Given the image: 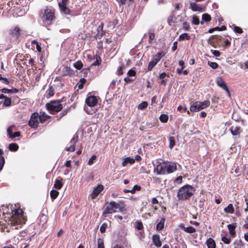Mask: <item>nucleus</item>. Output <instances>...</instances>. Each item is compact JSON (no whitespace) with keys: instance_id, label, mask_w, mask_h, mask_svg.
Returning <instances> with one entry per match:
<instances>
[{"instance_id":"nucleus-33","label":"nucleus","mask_w":248,"mask_h":248,"mask_svg":"<svg viewBox=\"0 0 248 248\" xmlns=\"http://www.w3.org/2000/svg\"><path fill=\"white\" fill-rule=\"evenodd\" d=\"M11 105V99L9 97H6L4 100L3 106L5 107H9Z\"/></svg>"},{"instance_id":"nucleus-51","label":"nucleus","mask_w":248,"mask_h":248,"mask_svg":"<svg viewBox=\"0 0 248 248\" xmlns=\"http://www.w3.org/2000/svg\"><path fill=\"white\" fill-rule=\"evenodd\" d=\"M20 133L19 132H16L14 134H12L10 136V138H11L12 139H14L15 138L19 137L20 136Z\"/></svg>"},{"instance_id":"nucleus-12","label":"nucleus","mask_w":248,"mask_h":248,"mask_svg":"<svg viewBox=\"0 0 248 248\" xmlns=\"http://www.w3.org/2000/svg\"><path fill=\"white\" fill-rule=\"evenodd\" d=\"M97 99L95 96H91L86 99V103L88 107H93L95 106L97 103Z\"/></svg>"},{"instance_id":"nucleus-15","label":"nucleus","mask_w":248,"mask_h":248,"mask_svg":"<svg viewBox=\"0 0 248 248\" xmlns=\"http://www.w3.org/2000/svg\"><path fill=\"white\" fill-rule=\"evenodd\" d=\"M189 4L191 9L194 12H202L204 11L203 8L195 2H191Z\"/></svg>"},{"instance_id":"nucleus-31","label":"nucleus","mask_w":248,"mask_h":248,"mask_svg":"<svg viewBox=\"0 0 248 248\" xmlns=\"http://www.w3.org/2000/svg\"><path fill=\"white\" fill-rule=\"evenodd\" d=\"M202 19L205 22H209L211 20V16L207 13L202 14Z\"/></svg>"},{"instance_id":"nucleus-55","label":"nucleus","mask_w":248,"mask_h":248,"mask_svg":"<svg viewBox=\"0 0 248 248\" xmlns=\"http://www.w3.org/2000/svg\"><path fill=\"white\" fill-rule=\"evenodd\" d=\"M136 228L138 230H141L143 228L142 223L141 222H137Z\"/></svg>"},{"instance_id":"nucleus-27","label":"nucleus","mask_w":248,"mask_h":248,"mask_svg":"<svg viewBox=\"0 0 248 248\" xmlns=\"http://www.w3.org/2000/svg\"><path fill=\"white\" fill-rule=\"evenodd\" d=\"M190 39V36L187 33H184L181 34L178 38L179 41H182L184 40H189Z\"/></svg>"},{"instance_id":"nucleus-53","label":"nucleus","mask_w":248,"mask_h":248,"mask_svg":"<svg viewBox=\"0 0 248 248\" xmlns=\"http://www.w3.org/2000/svg\"><path fill=\"white\" fill-rule=\"evenodd\" d=\"M98 33H100L101 35L103 34V25L102 24L100 25L97 28Z\"/></svg>"},{"instance_id":"nucleus-28","label":"nucleus","mask_w":248,"mask_h":248,"mask_svg":"<svg viewBox=\"0 0 248 248\" xmlns=\"http://www.w3.org/2000/svg\"><path fill=\"white\" fill-rule=\"evenodd\" d=\"M59 192L55 190H52L50 192V197L52 200L55 199L59 195Z\"/></svg>"},{"instance_id":"nucleus-46","label":"nucleus","mask_w":248,"mask_h":248,"mask_svg":"<svg viewBox=\"0 0 248 248\" xmlns=\"http://www.w3.org/2000/svg\"><path fill=\"white\" fill-rule=\"evenodd\" d=\"M233 31L237 33H242L243 32V30L242 29L237 26H234L233 28Z\"/></svg>"},{"instance_id":"nucleus-16","label":"nucleus","mask_w":248,"mask_h":248,"mask_svg":"<svg viewBox=\"0 0 248 248\" xmlns=\"http://www.w3.org/2000/svg\"><path fill=\"white\" fill-rule=\"evenodd\" d=\"M231 132L233 136L239 135L241 132V130L239 126L232 125L230 128Z\"/></svg>"},{"instance_id":"nucleus-2","label":"nucleus","mask_w":248,"mask_h":248,"mask_svg":"<svg viewBox=\"0 0 248 248\" xmlns=\"http://www.w3.org/2000/svg\"><path fill=\"white\" fill-rule=\"evenodd\" d=\"M194 192V188L190 185H186L179 189L177 197L179 200L184 201L188 199Z\"/></svg>"},{"instance_id":"nucleus-13","label":"nucleus","mask_w":248,"mask_h":248,"mask_svg":"<svg viewBox=\"0 0 248 248\" xmlns=\"http://www.w3.org/2000/svg\"><path fill=\"white\" fill-rule=\"evenodd\" d=\"M78 140V136L77 134L74 135L73 137L70 140V145L66 148V150L69 152H73L75 151V144Z\"/></svg>"},{"instance_id":"nucleus-24","label":"nucleus","mask_w":248,"mask_h":248,"mask_svg":"<svg viewBox=\"0 0 248 248\" xmlns=\"http://www.w3.org/2000/svg\"><path fill=\"white\" fill-rule=\"evenodd\" d=\"M135 162V159H133V158H130V157H126L125 158L123 163H122V165L123 166H126V165L128 164V163H129L130 164H133Z\"/></svg>"},{"instance_id":"nucleus-58","label":"nucleus","mask_w":248,"mask_h":248,"mask_svg":"<svg viewBox=\"0 0 248 248\" xmlns=\"http://www.w3.org/2000/svg\"><path fill=\"white\" fill-rule=\"evenodd\" d=\"M155 35L154 33L150 32V34H149V41H151L153 40H154L155 38Z\"/></svg>"},{"instance_id":"nucleus-52","label":"nucleus","mask_w":248,"mask_h":248,"mask_svg":"<svg viewBox=\"0 0 248 248\" xmlns=\"http://www.w3.org/2000/svg\"><path fill=\"white\" fill-rule=\"evenodd\" d=\"M175 18L174 16H170L168 19V22L169 24H170L171 23L174 22V18Z\"/></svg>"},{"instance_id":"nucleus-9","label":"nucleus","mask_w":248,"mask_h":248,"mask_svg":"<svg viewBox=\"0 0 248 248\" xmlns=\"http://www.w3.org/2000/svg\"><path fill=\"white\" fill-rule=\"evenodd\" d=\"M38 113L34 112L32 113L31 116V118L29 121V125L31 127H36L39 123L38 119Z\"/></svg>"},{"instance_id":"nucleus-19","label":"nucleus","mask_w":248,"mask_h":248,"mask_svg":"<svg viewBox=\"0 0 248 248\" xmlns=\"http://www.w3.org/2000/svg\"><path fill=\"white\" fill-rule=\"evenodd\" d=\"M206 244L208 248H216V243L213 239L209 238L207 239L206 241Z\"/></svg>"},{"instance_id":"nucleus-60","label":"nucleus","mask_w":248,"mask_h":248,"mask_svg":"<svg viewBox=\"0 0 248 248\" xmlns=\"http://www.w3.org/2000/svg\"><path fill=\"white\" fill-rule=\"evenodd\" d=\"M1 81L5 84L8 85L9 83L8 80L6 78H3Z\"/></svg>"},{"instance_id":"nucleus-49","label":"nucleus","mask_w":248,"mask_h":248,"mask_svg":"<svg viewBox=\"0 0 248 248\" xmlns=\"http://www.w3.org/2000/svg\"><path fill=\"white\" fill-rule=\"evenodd\" d=\"M211 51L212 52V54L216 57H219L220 55V53L218 50H211Z\"/></svg>"},{"instance_id":"nucleus-20","label":"nucleus","mask_w":248,"mask_h":248,"mask_svg":"<svg viewBox=\"0 0 248 248\" xmlns=\"http://www.w3.org/2000/svg\"><path fill=\"white\" fill-rule=\"evenodd\" d=\"M180 228L183 229V230L188 233H193L196 232V229L192 227H185L182 224H181Z\"/></svg>"},{"instance_id":"nucleus-1","label":"nucleus","mask_w":248,"mask_h":248,"mask_svg":"<svg viewBox=\"0 0 248 248\" xmlns=\"http://www.w3.org/2000/svg\"><path fill=\"white\" fill-rule=\"evenodd\" d=\"M177 169V164L172 162H163L159 163L155 170L157 174H166L173 172Z\"/></svg>"},{"instance_id":"nucleus-36","label":"nucleus","mask_w":248,"mask_h":248,"mask_svg":"<svg viewBox=\"0 0 248 248\" xmlns=\"http://www.w3.org/2000/svg\"><path fill=\"white\" fill-rule=\"evenodd\" d=\"M101 58L99 56H96V60L93 63L92 65L93 66L99 65L101 62Z\"/></svg>"},{"instance_id":"nucleus-48","label":"nucleus","mask_w":248,"mask_h":248,"mask_svg":"<svg viewBox=\"0 0 248 248\" xmlns=\"http://www.w3.org/2000/svg\"><path fill=\"white\" fill-rule=\"evenodd\" d=\"M221 240L226 244H229L230 243V239L226 237L225 236H223L221 238Z\"/></svg>"},{"instance_id":"nucleus-22","label":"nucleus","mask_w":248,"mask_h":248,"mask_svg":"<svg viewBox=\"0 0 248 248\" xmlns=\"http://www.w3.org/2000/svg\"><path fill=\"white\" fill-rule=\"evenodd\" d=\"M234 208L232 204H229L228 206L224 209V211L226 213L232 214L234 212Z\"/></svg>"},{"instance_id":"nucleus-29","label":"nucleus","mask_w":248,"mask_h":248,"mask_svg":"<svg viewBox=\"0 0 248 248\" xmlns=\"http://www.w3.org/2000/svg\"><path fill=\"white\" fill-rule=\"evenodd\" d=\"M9 149L11 151H16L18 150V146L16 143H12L9 144Z\"/></svg>"},{"instance_id":"nucleus-8","label":"nucleus","mask_w":248,"mask_h":248,"mask_svg":"<svg viewBox=\"0 0 248 248\" xmlns=\"http://www.w3.org/2000/svg\"><path fill=\"white\" fill-rule=\"evenodd\" d=\"M162 56L163 55L161 52H159L155 55L149 62L148 65V70H151L159 61Z\"/></svg>"},{"instance_id":"nucleus-32","label":"nucleus","mask_w":248,"mask_h":248,"mask_svg":"<svg viewBox=\"0 0 248 248\" xmlns=\"http://www.w3.org/2000/svg\"><path fill=\"white\" fill-rule=\"evenodd\" d=\"M62 184L60 180H56L55 181L54 185V187L55 188L58 189H60L62 187Z\"/></svg>"},{"instance_id":"nucleus-42","label":"nucleus","mask_w":248,"mask_h":248,"mask_svg":"<svg viewBox=\"0 0 248 248\" xmlns=\"http://www.w3.org/2000/svg\"><path fill=\"white\" fill-rule=\"evenodd\" d=\"M108 227V224L106 223H103L100 228V231L103 233L106 231V228Z\"/></svg>"},{"instance_id":"nucleus-14","label":"nucleus","mask_w":248,"mask_h":248,"mask_svg":"<svg viewBox=\"0 0 248 248\" xmlns=\"http://www.w3.org/2000/svg\"><path fill=\"white\" fill-rule=\"evenodd\" d=\"M104 186L102 185H98L93 190L91 194V198L93 199H95L99 194L103 190Z\"/></svg>"},{"instance_id":"nucleus-26","label":"nucleus","mask_w":248,"mask_h":248,"mask_svg":"<svg viewBox=\"0 0 248 248\" xmlns=\"http://www.w3.org/2000/svg\"><path fill=\"white\" fill-rule=\"evenodd\" d=\"M235 227L232 224H229L228 225V228L229 230V232L232 236H233L235 234Z\"/></svg>"},{"instance_id":"nucleus-44","label":"nucleus","mask_w":248,"mask_h":248,"mask_svg":"<svg viewBox=\"0 0 248 248\" xmlns=\"http://www.w3.org/2000/svg\"><path fill=\"white\" fill-rule=\"evenodd\" d=\"M15 128V125H11L9 126L7 129V133L8 135L10 137V136L13 134L12 131Z\"/></svg>"},{"instance_id":"nucleus-43","label":"nucleus","mask_w":248,"mask_h":248,"mask_svg":"<svg viewBox=\"0 0 248 248\" xmlns=\"http://www.w3.org/2000/svg\"><path fill=\"white\" fill-rule=\"evenodd\" d=\"M208 65L214 69H216L218 67V64L215 62H208Z\"/></svg>"},{"instance_id":"nucleus-21","label":"nucleus","mask_w":248,"mask_h":248,"mask_svg":"<svg viewBox=\"0 0 248 248\" xmlns=\"http://www.w3.org/2000/svg\"><path fill=\"white\" fill-rule=\"evenodd\" d=\"M47 115L44 112H41L40 114H38V119L39 120V122L41 123H43L45 121H46L47 118Z\"/></svg>"},{"instance_id":"nucleus-34","label":"nucleus","mask_w":248,"mask_h":248,"mask_svg":"<svg viewBox=\"0 0 248 248\" xmlns=\"http://www.w3.org/2000/svg\"><path fill=\"white\" fill-rule=\"evenodd\" d=\"M192 23L194 25H199L200 23V20L198 17L195 15L192 16Z\"/></svg>"},{"instance_id":"nucleus-59","label":"nucleus","mask_w":248,"mask_h":248,"mask_svg":"<svg viewBox=\"0 0 248 248\" xmlns=\"http://www.w3.org/2000/svg\"><path fill=\"white\" fill-rule=\"evenodd\" d=\"M177 48V42L175 41L173 44V46L172 47V50H175Z\"/></svg>"},{"instance_id":"nucleus-57","label":"nucleus","mask_w":248,"mask_h":248,"mask_svg":"<svg viewBox=\"0 0 248 248\" xmlns=\"http://www.w3.org/2000/svg\"><path fill=\"white\" fill-rule=\"evenodd\" d=\"M40 220H42L43 222H46V217L44 215H41V216H40Z\"/></svg>"},{"instance_id":"nucleus-7","label":"nucleus","mask_w":248,"mask_h":248,"mask_svg":"<svg viewBox=\"0 0 248 248\" xmlns=\"http://www.w3.org/2000/svg\"><path fill=\"white\" fill-rule=\"evenodd\" d=\"M210 104V101L208 100H205L203 102L196 101L190 106V110L191 111H199L208 107Z\"/></svg>"},{"instance_id":"nucleus-30","label":"nucleus","mask_w":248,"mask_h":248,"mask_svg":"<svg viewBox=\"0 0 248 248\" xmlns=\"http://www.w3.org/2000/svg\"><path fill=\"white\" fill-rule=\"evenodd\" d=\"M169 117L165 114H161L159 117L160 121L162 123H166L168 121Z\"/></svg>"},{"instance_id":"nucleus-41","label":"nucleus","mask_w":248,"mask_h":248,"mask_svg":"<svg viewBox=\"0 0 248 248\" xmlns=\"http://www.w3.org/2000/svg\"><path fill=\"white\" fill-rule=\"evenodd\" d=\"M98 248H105L103 239L99 238L97 241Z\"/></svg>"},{"instance_id":"nucleus-63","label":"nucleus","mask_w":248,"mask_h":248,"mask_svg":"<svg viewBox=\"0 0 248 248\" xmlns=\"http://www.w3.org/2000/svg\"><path fill=\"white\" fill-rule=\"evenodd\" d=\"M151 202L153 204H157L158 202L157 200L155 198H152Z\"/></svg>"},{"instance_id":"nucleus-37","label":"nucleus","mask_w":248,"mask_h":248,"mask_svg":"<svg viewBox=\"0 0 248 248\" xmlns=\"http://www.w3.org/2000/svg\"><path fill=\"white\" fill-rule=\"evenodd\" d=\"M96 156L95 155H92V157L89 158L88 162V164L90 166L92 165L94 163V161L96 159Z\"/></svg>"},{"instance_id":"nucleus-38","label":"nucleus","mask_w":248,"mask_h":248,"mask_svg":"<svg viewBox=\"0 0 248 248\" xmlns=\"http://www.w3.org/2000/svg\"><path fill=\"white\" fill-rule=\"evenodd\" d=\"M74 66L77 69L80 70L83 66V64L80 61L77 62L75 64Z\"/></svg>"},{"instance_id":"nucleus-40","label":"nucleus","mask_w":248,"mask_h":248,"mask_svg":"<svg viewBox=\"0 0 248 248\" xmlns=\"http://www.w3.org/2000/svg\"><path fill=\"white\" fill-rule=\"evenodd\" d=\"M183 67H182L181 68H177L176 70V71L178 74H181L182 73L184 75H187V71L186 70H183Z\"/></svg>"},{"instance_id":"nucleus-47","label":"nucleus","mask_w":248,"mask_h":248,"mask_svg":"<svg viewBox=\"0 0 248 248\" xmlns=\"http://www.w3.org/2000/svg\"><path fill=\"white\" fill-rule=\"evenodd\" d=\"M183 28L185 31H188L189 29V24L186 22H185L183 23Z\"/></svg>"},{"instance_id":"nucleus-45","label":"nucleus","mask_w":248,"mask_h":248,"mask_svg":"<svg viewBox=\"0 0 248 248\" xmlns=\"http://www.w3.org/2000/svg\"><path fill=\"white\" fill-rule=\"evenodd\" d=\"M4 162V158L3 156H0V171L2 169Z\"/></svg>"},{"instance_id":"nucleus-17","label":"nucleus","mask_w":248,"mask_h":248,"mask_svg":"<svg viewBox=\"0 0 248 248\" xmlns=\"http://www.w3.org/2000/svg\"><path fill=\"white\" fill-rule=\"evenodd\" d=\"M152 240L154 244L159 248L161 246V242L160 240V237L158 235H153L152 237Z\"/></svg>"},{"instance_id":"nucleus-23","label":"nucleus","mask_w":248,"mask_h":248,"mask_svg":"<svg viewBox=\"0 0 248 248\" xmlns=\"http://www.w3.org/2000/svg\"><path fill=\"white\" fill-rule=\"evenodd\" d=\"M165 218H162L160 221L156 225V229L158 231L162 230L164 226Z\"/></svg>"},{"instance_id":"nucleus-50","label":"nucleus","mask_w":248,"mask_h":248,"mask_svg":"<svg viewBox=\"0 0 248 248\" xmlns=\"http://www.w3.org/2000/svg\"><path fill=\"white\" fill-rule=\"evenodd\" d=\"M182 179L183 178L181 176H180L177 177L174 180L175 183L177 184H181L182 181Z\"/></svg>"},{"instance_id":"nucleus-18","label":"nucleus","mask_w":248,"mask_h":248,"mask_svg":"<svg viewBox=\"0 0 248 248\" xmlns=\"http://www.w3.org/2000/svg\"><path fill=\"white\" fill-rule=\"evenodd\" d=\"M216 83L219 87H220L223 90H224L227 87L225 84V82L223 81V80L221 77L217 78L216 79Z\"/></svg>"},{"instance_id":"nucleus-61","label":"nucleus","mask_w":248,"mask_h":248,"mask_svg":"<svg viewBox=\"0 0 248 248\" xmlns=\"http://www.w3.org/2000/svg\"><path fill=\"white\" fill-rule=\"evenodd\" d=\"M230 44H231V42L230 41V40L226 39L224 41V46H228L230 45Z\"/></svg>"},{"instance_id":"nucleus-25","label":"nucleus","mask_w":248,"mask_h":248,"mask_svg":"<svg viewBox=\"0 0 248 248\" xmlns=\"http://www.w3.org/2000/svg\"><path fill=\"white\" fill-rule=\"evenodd\" d=\"M148 105V104L147 102L143 101L138 105V109L142 110L147 107Z\"/></svg>"},{"instance_id":"nucleus-35","label":"nucleus","mask_w":248,"mask_h":248,"mask_svg":"<svg viewBox=\"0 0 248 248\" xmlns=\"http://www.w3.org/2000/svg\"><path fill=\"white\" fill-rule=\"evenodd\" d=\"M169 141H170L169 147L170 149H171L175 145L174 138L173 137H170L169 138Z\"/></svg>"},{"instance_id":"nucleus-10","label":"nucleus","mask_w":248,"mask_h":248,"mask_svg":"<svg viewBox=\"0 0 248 248\" xmlns=\"http://www.w3.org/2000/svg\"><path fill=\"white\" fill-rule=\"evenodd\" d=\"M68 0H62L59 2V6L61 12L64 14H69L70 13V9L66 7Z\"/></svg>"},{"instance_id":"nucleus-5","label":"nucleus","mask_w":248,"mask_h":248,"mask_svg":"<svg viewBox=\"0 0 248 248\" xmlns=\"http://www.w3.org/2000/svg\"><path fill=\"white\" fill-rule=\"evenodd\" d=\"M117 209H118L119 211H123V208L121 207L119 203L114 201L107 203L103 212V215L104 217H106L107 214L116 212Z\"/></svg>"},{"instance_id":"nucleus-4","label":"nucleus","mask_w":248,"mask_h":248,"mask_svg":"<svg viewBox=\"0 0 248 248\" xmlns=\"http://www.w3.org/2000/svg\"><path fill=\"white\" fill-rule=\"evenodd\" d=\"M41 16L43 22L46 25L51 24L55 19L54 11L48 8L42 12Z\"/></svg>"},{"instance_id":"nucleus-39","label":"nucleus","mask_w":248,"mask_h":248,"mask_svg":"<svg viewBox=\"0 0 248 248\" xmlns=\"http://www.w3.org/2000/svg\"><path fill=\"white\" fill-rule=\"evenodd\" d=\"M31 44L35 45V46H36V49L37 50V51H38L39 52H40L41 51V47L39 45L38 42L36 40H34L32 41Z\"/></svg>"},{"instance_id":"nucleus-62","label":"nucleus","mask_w":248,"mask_h":248,"mask_svg":"<svg viewBox=\"0 0 248 248\" xmlns=\"http://www.w3.org/2000/svg\"><path fill=\"white\" fill-rule=\"evenodd\" d=\"M166 76V74L165 73L163 72L159 75V78L161 79H163L165 78Z\"/></svg>"},{"instance_id":"nucleus-64","label":"nucleus","mask_w":248,"mask_h":248,"mask_svg":"<svg viewBox=\"0 0 248 248\" xmlns=\"http://www.w3.org/2000/svg\"><path fill=\"white\" fill-rule=\"evenodd\" d=\"M111 248H123V246L120 244H117L115 245L114 246L112 247Z\"/></svg>"},{"instance_id":"nucleus-6","label":"nucleus","mask_w":248,"mask_h":248,"mask_svg":"<svg viewBox=\"0 0 248 248\" xmlns=\"http://www.w3.org/2000/svg\"><path fill=\"white\" fill-rule=\"evenodd\" d=\"M46 107L51 113L58 112L62 108L60 101H52L46 104Z\"/></svg>"},{"instance_id":"nucleus-56","label":"nucleus","mask_w":248,"mask_h":248,"mask_svg":"<svg viewBox=\"0 0 248 248\" xmlns=\"http://www.w3.org/2000/svg\"><path fill=\"white\" fill-rule=\"evenodd\" d=\"M127 74L129 76H134L136 74V72L132 69H130L128 71Z\"/></svg>"},{"instance_id":"nucleus-3","label":"nucleus","mask_w":248,"mask_h":248,"mask_svg":"<svg viewBox=\"0 0 248 248\" xmlns=\"http://www.w3.org/2000/svg\"><path fill=\"white\" fill-rule=\"evenodd\" d=\"M12 217L11 218V224L13 225L21 226L26 221V218L23 215V212L22 209L18 208L12 211Z\"/></svg>"},{"instance_id":"nucleus-11","label":"nucleus","mask_w":248,"mask_h":248,"mask_svg":"<svg viewBox=\"0 0 248 248\" xmlns=\"http://www.w3.org/2000/svg\"><path fill=\"white\" fill-rule=\"evenodd\" d=\"M20 29L18 26H14L11 28L9 34L12 37L15 39H17L20 35Z\"/></svg>"},{"instance_id":"nucleus-54","label":"nucleus","mask_w":248,"mask_h":248,"mask_svg":"<svg viewBox=\"0 0 248 248\" xmlns=\"http://www.w3.org/2000/svg\"><path fill=\"white\" fill-rule=\"evenodd\" d=\"M2 93H11V89H8L6 88H3L1 90Z\"/></svg>"}]
</instances>
